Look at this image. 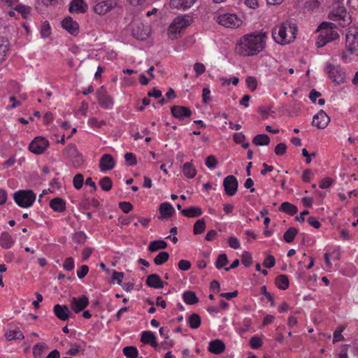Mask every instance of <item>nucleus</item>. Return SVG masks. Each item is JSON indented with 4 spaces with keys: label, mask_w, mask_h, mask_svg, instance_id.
<instances>
[{
    "label": "nucleus",
    "mask_w": 358,
    "mask_h": 358,
    "mask_svg": "<svg viewBox=\"0 0 358 358\" xmlns=\"http://www.w3.org/2000/svg\"><path fill=\"white\" fill-rule=\"evenodd\" d=\"M224 349V343L219 339L214 340L209 343L208 350L214 354H220Z\"/></svg>",
    "instance_id": "nucleus-28"
},
{
    "label": "nucleus",
    "mask_w": 358,
    "mask_h": 358,
    "mask_svg": "<svg viewBox=\"0 0 358 358\" xmlns=\"http://www.w3.org/2000/svg\"><path fill=\"white\" fill-rule=\"evenodd\" d=\"M169 257L167 252H161L155 257L154 262L157 265H162L169 259Z\"/></svg>",
    "instance_id": "nucleus-45"
},
{
    "label": "nucleus",
    "mask_w": 358,
    "mask_h": 358,
    "mask_svg": "<svg viewBox=\"0 0 358 358\" xmlns=\"http://www.w3.org/2000/svg\"><path fill=\"white\" fill-rule=\"evenodd\" d=\"M15 10L21 13L24 18H28L31 15V8L24 5H17Z\"/></svg>",
    "instance_id": "nucleus-47"
},
{
    "label": "nucleus",
    "mask_w": 358,
    "mask_h": 358,
    "mask_svg": "<svg viewBox=\"0 0 358 358\" xmlns=\"http://www.w3.org/2000/svg\"><path fill=\"white\" fill-rule=\"evenodd\" d=\"M123 353L128 358H136L138 352L137 348L134 346H127L123 348Z\"/></svg>",
    "instance_id": "nucleus-42"
},
{
    "label": "nucleus",
    "mask_w": 358,
    "mask_h": 358,
    "mask_svg": "<svg viewBox=\"0 0 358 358\" xmlns=\"http://www.w3.org/2000/svg\"><path fill=\"white\" fill-rule=\"evenodd\" d=\"M50 208L56 212H63L66 208L65 201L60 198H55L50 201Z\"/></svg>",
    "instance_id": "nucleus-32"
},
{
    "label": "nucleus",
    "mask_w": 358,
    "mask_h": 358,
    "mask_svg": "<svg viewBox=\"0 0 358 358\" xmlns=\"http://www.w3.org/2000/svg\"><path fill=\"white\" fill-rule=\"evenodd\" d=\"M329 17L338 25L345 27L351 23V17L343 6L339 3L334 4L329 14Z\"/></svg>",
    "instance_id": "nucleus-5"
},
{
    "label": "nucleus",
    "mask_w": 358,
    "mask_h": 358,
    "mask_svg": "<svg viewBox=\"0 0 358 358\" xmlns=\"http://www.w3.org/2000/svg\"><path fill=\"white\" fill-rule=\"evenodd\" d=\"M159 210L162 218H169L175 213L173 206L169 202L161 203Z\"/></svg>",
    "instance_id": "nucleus-24"
},
{
    "label": "nucleus",
    "mask_w": 358,
    "mask_h": 358,
    "mask_svg": "<svg viewBox=\"0 0 358 358\" xmlns=\"http://www.w3.org/2000/svg\"><path fill=\"white\" fill-rule=\"evenodd\" d=\"M87 124L92 128H100L105 124L104 121H99L96 117H92L89 118Z\"/></svg>",
    "instance_id": "nucleus-52"
},
{
    "label": "nucleus",
    "mask_w": 358,
    "mask_h": 358,
    "mask_svg": "<svg viewBox=\"0 0 358 358\" xmlns=\"http://www.w3.org/2000/svg\"><path fill=\"white\" fill-rule=\"evenodd\" d=\"M358 50L352 48L346 47L342 53L341 59L345 63L355 62Z\"/></svg>",
    "instance_id": "nucleus-25"
},
{
    "label": "nucleus",
    "mask_w": 358,
    "mask_h": 358,
    "mask_svg": "<svg viewBox=\"0 0 358 358\" xmlns=\"http://www.w3.org/2000/svg\"><path fill=\"white\" fill-rule=\"evenodd\" d=\"M141 341L144 344H150L155 348L157 345V340L155 334L150 331H143L141 334Z\"/></svg>",
    "instance_id": "nucleus-27"
},
{
    "label": "nucleus",
    "mask_w": 358,
    "mask_h": 358,
    "mask_svg": "<svg viewBox=\"0 0 358 358\" xmlns=\"http://www.w3.org/2000/svg\"><path fill=\"white\" fill-rule=\"evenodd\" d=\"M6 338L8 341L22 340L24 335L19 328L9 329L6 333Z\"/></svg>",
    "instance_id": "nucleus-30"
},
{
    "label": "nucleus",
    "mask_w": 358,
    "mask_h": 358,
    "mask_svg": "<svg viewBox=\"0 0 358 358\" xmlns=\"http://www.w3.org/2000/svg\"><path fill=\"white\" fill-rule=\"evenodd\" d=\"M286 150L287 145L283 143H278L275 148V153L278 156L283 155L286 152Z\"/></svg>",
    "instance_id": "nucleus-61"
},
{
    "label": "nucleus",
    "mask_w": 358,
    "mask_h": 358,
    "mask_svg": "<svg viewBox=\"0 0 358 358\" xmlns=\"http://www.w3.org/2000/svg\"><path fill=\"white\" fill-rule=\"evenodd\" d=\"M55 315L61 320H67L70 316V311L66 306L56 304L53 308Z\"/></svg>",
    "instance_id": "nucleus-21"
},
{
    "label": "nucleus",
    "mask_w": 358,
    "mask_h": 358,
    "mask_svg": "<svg viewBox=\"0 0 358 358\" xmlns=\"http://www.w3.org/2000/svg\"><path fill=\"white\" fill-rule=\"evenodd\" d=\"M46 348L47 345L44 343H38L36 344L35 345H34L32 349L34 356L36 358H39Z\"/></svg>",
    "instance_id": "nucleus-41"
},
{
    "label": "nucleus",
    "mask_w": 358,
    "mask_h": 358,
    "mask_svg": "<svg viewBox=\"0 0 358 358\" xmlns=\"http://www.w3.org/2000/svg\"><path fill=\"white\" fill-rule=\"evenodd\" d=\"M50 27L48 22H44L41 25V34L43 38H48L50 35Z\"/></svg>",
    "instance_id": "nucleus-55"
},
{
    "label": "nucleus",
    "mask_w": 358,
    "mask_h": 358,
    "mask_svg": "<svg viewBox=\"0 0 358 358\" xmlns=\"http://www.w3.org/2000/svg\"><path fill=\"white\" fill-rule=\"evenodd\" d=\"M88 304L89 299L85 295L79 297H73L70 301L71 308L76 313H78L83 310Z\"/></svg>",
    "instance_id": "nucleus-14"
},
{
    "label": "nucleus",
    "mask_w": 358,
    "mask_h": 358,
    "mask_svg": "<svg viewBox=\"0 0 358 358\" xmlns=\"http://www.w3.org/2000/svg\"><path fill=\"white\" fill-rule=\"evenodd\" d=\"M238 180L236 178L232 175L227 176L223 181L224 192L229 196H234L238 189Z\"/></svg>",
    "instance_id": "nucleus-12"
},
{
    "label": "nucleus",
    "mask_w": 358,
    "mask_h": 358,
    "mask_svg": "<svg viewBox=\"0 0 358 358\" xmlns=\"http://www.w3.org/2000/svg\"><path fill=\"white\" fill-rule=\"evenodd\" d=\"M99 185L102 190L103 191H109L113 186V182L109 177H103L99 181Z\"/></svg>",
    "instance_id": "nucleus-43"
},
{
    "label": "nucleus",
    "mask_w": 358,
    "mask_h": 358,
    "mask_svg": "<svg viewBox=\"0 0 358 358\" xmlns=\"http://www.w3.org/2000/svg\"><path fill=\"white\" fill-rule=\"evenodd\" d=\"M319 36L316 45L317 47H323L327 43L331 42L339 37V34L335 29V24L332 22H324L317 28Z\"/></svg>",
    "instance_id": "nucleus-3"
},
{
    "label": "nucleus",
    "mask_w": 358,
    "mask_h": 358,
    "mask_svg": "<svg viewBox=\"0 0 358 358\" xmlns=\"http://www.w3.org/2000/svg\"><path fill=\"white\" fill-rule=\"evenodd\" d=\"M146 284L150 287L160 289L164 287V285L167 283L162 281L157 274H151L147 277Z\"/></svg>",
    "instance_id": "nucleus-22"
},
{
    "label": "nucleus",
    "mask_w": 358,
    "mask_h": 358,
    "mask_svg": "<svg viewBox=\"0 0 358 358\" xmlns=\"http://www.w3.org/2000/svg\"><path fill=\"white\" fill-rule=\"evenodd\" d=\"M183 175L187 178H193L196 175V169L191 162H185L182 166Z\"/></svg>",
    "instance_id": "nucleus-29"
},
{
    "label": "nucleus",
    "mask_w": 358,
    "mask_h": 358,
    "mask_svg": "<svg viewBox=\"0 0 358 358\" xmlns=\"http://www.w3.org/2000/svg\"><path fill=\"white\" fill-rule=\"evenodd\" d=\"M75 263L73 257H67L63 263V268L67 271H71L74 269Z\"/></svg>",
    "instance_id": "nucleus-50"
},
{
    "label": "nucleus",
    "mask_w": 358,
    "mask_h": 358,
    "mask_svg": "<svg viewBox=\"0 0 358 358\" xmlns=\"http://www.w3.org/2000/svg\"><path fill=\"white\" fill-rule=\"evenodd\" d=\"M228 263V258H227V256L226 254L224 253H222V254H220L215 263V267L218 269H220L222 268L223 266H224L225 265H227Z\"/></svg>",
    "instance_id": "nucleus-46"
},
{
    "label": "nucleus",
    "mask_w": 358,
    "mask_h": 358,
    "mask_svg": "<svg viewBox=\"0 0 358 358\" xmlns=\"http://www.w3.org/2000/svg\"><path fill=\"white\" fill-rule=\"evenodd\" d=\"M124 278V273L122 272H117L113 271L112 273V280L113 282H117L118 285H121Z\"/></svg>",
    "instance_id": "nucleus-56"
},
{
    "label": "nucleus",
    "mask_w": 358,
    "mask_h": 358,
    "mask_svg": "<svg viewBox=\"0 0 358 358\" xmlns=\"http://www.w3.org/2000/svg\"><path fill=\"white\" fill-rule=\"evenodd\" d=\"M217 22L227 28H238L242 23V19L235 13H220L216 16Z\"/></svg>",
    "instance_id": "nucleus-7"
},
{
    "label": "nucleus",
    "mask_w": 358,
    "mask_h": 358,
    "mask_svg": "<svg viewBox=\"0 0 358 358\" xmlns=\"http://www.w3.org/2000/svg\"><path fill=\"white\" fill-rule=\"evenodd\" d=\"M0 245L3 248H9L13 245V241L10 235L7 232H3L0 237Z\"/></svg>",
    "instance_id": "nucleus-34"
},
{
    "label": "nucleus",
    "mask_w": 358,
    "mask_h": 358,
    "mask_svg": "<svg viewBox=\"0 0 358 358\" xmlns=\"http://www.w3.org/2000/svg\"><path fill=\"white\" fill-rule=\"evenodd\" d=\"M167 243L164 241L159 240L150 242L148 249L150 252H155L160 249H165Z\"/></svg>",
    "instance_id": "nucleus-39"
},
{
    "label": "nucleus",
    "mask_w": 358,
    "mask_h": 358,
    "mask_svg": "<svg viewBox=\"0 0 358 358\" xmlns=\"http://www.w3.org/2000/svg\"><path fill=\"white\" fill-rule=\"evenodd\" d=\"M124 159L127 165L134 166L136 164V158L134 154L132 152H127L124 155Z\"/></svg>",
    "instance_id": "nucleus-54"
},
{
    "label": "nucleus",
    "mask_w": 358,
    "mask_h": 358,
    "mask_svg": "<svg viewBox=\"0 0 358 358\" xmlns=\"http://www.w3.org/2000/svg\"><path fill=\"white\" fill-rule=\"evenodd\" d=\"M196 0H171L170 6L178 9H186L193 6Z\"/></svg>",
    "instance_id": "nucleus-26"
},
{
    "label": "nucleus",
    "mask_w": 358,
    "mask_h": 358,
    "mask_svg": "<svg viewBox=\"0 0 358 358\" xmlns=\"http://www.w3.org/2000/svg\"><path fill=\"white\" fill-rule=\"evenodd\" d=\"M275 259L274 257L272 255H268L263 262L264 266L268 268L273 267L275 266Z\"/></svg>",
    "instance_id": "nucleus-60"
},
{
    "label": "nucleus",
    "mask_w": 358,
    "mask_h": 358,
    "mask_svg": "<svg viewBox=\"0 0 358 358\" xmlns=\"http://www.w3.org/2000/svg\"><path fill=\"white\" fill-rule=\"evenodd\" d=\"M192 22V17L188 15H183L176 17L168 28V37L171 40H176L180 36L185 29Z\"/></svg>",
    "instance_id": "nucleus-4"
},
{
    "label": "nucleus",
    "mask_w": 358,
    "mask_h": 358,
    "mask_svg": "<svg viewBox=\"0 0 358 358\" xmlns=\"http://www.w3.org/2000/svg\"><path fill=\"white\" fill-rule=\"evenodd\" d=\"M171 113L173 117L180 121L189 117L192 115V111L189 108L181 106H173L171 108Z\"/></svg>",
    "instance_id": "nucleus-18"
},
{
    "label": "nucleus",
    "mask_w": 358,
    "mask_h": 358,
    "mask_svg": "<svg viewBox=\"0 0 358 358\" xmlns=\"http://www.w3.org/2000/svg\"><path fill=\"white\" fill-rule=\"evenodd\" d=\"M205 164L209 169L213 170L217 167L218 162L214 155H209L206 158Z\"/></svg>",
    "instance_id": "nucleus-48"
},
{
    "label": "nucleus",
    "mask_w": 358,
    "mask_h": 358,
    "mask_svg": "<svg viewBox=\"0 0 358 358\" xmlns=\"http://www.w3.org/2000/svg\"><path fill=\"white\" fill-rule=\"evenodd\" d=\"M89 272V268L86 265L80 266L77 270V276L78 278L82 279L86 276Z\"/></svg>",
    "instance_id": "nucleus-62"
},
{
    "label": "nucleus",
    "mask_w": 358,
    "mask_h": 358,
    "mask_svg": "<svg viewBox=\"0 0 358 358\" xmlns=\"http://www.w3.org/2000/svg\"><path fill=\"white\" fill-rule=\"evenodd\" d=\"M36 195L31 190H18L13 194L16 204L22 208L31 207L36 201Z\"/></svg>",
    "instance_id": "nucleus-6"
},
{
    "label": "nucleus",
    "mask_w": 358,
    "mask_h": 358,
    "mask_svg": "<svg viewBox=\"0 0 358 358\" xmlns=\"http://www.w3.org/2000/svg\"><path fill=\"white\" fill-rule=\"evenodd\" d=\"M193 69L196 73V76L199 77L206 71V66L202 63L196 62L193 66Z\"/></svg>",
    "instance_id": "nucleus-53"
},
{
    "label": "nucleus",
    "mask_w": 358,
    "mask_h": 358,
    "mask_svg": "<svg viewBox=\"0 0 358 358\" xmlns=\"http://www.w3.org/2000/svg\"><path fill=\"white\" fill-rule=\"evenodd\" d=\"M296 31V24L286 21L275 26L272 29L271 34L275 43L280 45H287L294 41Z\"/></svg>",
    "instance_id": "nucleus-2"
},
{
    "label": "nucleus",
    "mask_w": 358,
    "mask_h": 358,
    "mask_svg": "<svg viewBox=\"0 0 358 358\" xmlns=\"http://www.w3.org/2000/svg\"><path fill=\"white\" fill-rule=\"evenodd\" d=\"M96 94L98 101L102 108L105 109H110L113 108V100L107 94L103 87H100Z\"/></svg>",
    "instance_id": "nucleus-16"
},
{
    "label": "nucleus",
    "mask_w": 358,
    "mask_h": 358,
    "mask_svg": "<svg viewBox=\"0 0 358 358\" xmlns=\"http://www.w3.org/2000/svg\"><path fill=\"white\" fill-rule=\"evenodd\" d=\"M296 234L297 230L294 227H290L284 234V240L287 243H291L294 241Z\"/></svg>",
    "instance_id": "nucleus-44"
},
{
    "label": "nucleus",
    "mask_w": 358,
    "mask_h": 358,
    "mask_svg": "<svg viewBox=\"0 0 358 358\" xmlns=\"http://www.w3.org/2000/svg\"><path fill=\"white\" fill-rule=\"evenodd\" d=\"M276 286L282 290H285L289 287V280L287 275H280L275 279Z\"/></svg>",
    "instance_id": "nucleus-37"
},
{
    "label": "nucleus",
    "mask_w": 358,
    "mask_h": 358,
    "mask_svg": "<svg viewBox=\"0 0 358 358\" xmlns=\"http://www.w3.org/2000/svg\"><path fill=\"white\" fill-rule=\"evenodd\" d=\"M252 262V256L249 252H244L243 254L242 263L246 267L250 266Z\"/></svg>",
    "instance_id": "nucleus-64"
},
{
    "label": "nucleus",
    "mask_w": 358,
    "mask_h": 358,
    "mask_svg": "<svg viewBox=\"0 0 358 358\" xmlns=\"http://www.w3.org/2000/svg\"><path fill=\"white\" fill-rule=\"evenodd\" d=\"M330 122V117L323 110H320L313 116V125L318 129H324Z\"/></svg>",
    "instance_id": "nucleus-19"
},
{
    "label": "nucleus",
    "mask_w": 358,
    "mask_h": 358,
    "mask_svg": "<svg viewBox=\"0 0 358 358\" xmlns=\"http://www.w3.org/2000/svg\"><path fill=\"white\" fill-rule=\"evenodd\" d=\"M252 143L256 145H267L270 143V138L266 134H257L254 137Z\"/></svg>",
    "instance_id": "nucleus-36"
},
{
    "label": "nucleus",
    "mask_w": 358,
    "mask_h": 358,
    "mask_svg": "<svg viewBox=\"0 0 358 358\" xmlns=\"http://www.w3.org/2000/svg\"><path fill=\"white\" fill-rule=\"evenodd\" d=\"M252 348L258 349L262 345V339L258 336H252L250 341Z\"/></svg>",
    "instance_id": "nucleus-57"
},
{
    "label": "nucleus",
    "mask_w": 358,
    "mask_h": 358,
    "mask_svg": "<svg viewBox=\"0 0 358 358\" xmlns=\"http://www.w3.org/2000/svg\"><path fill=\"white\" fill-rule=\"evenodd\" d=\"M229 246L232 249H238L241 247L239 240L235 236H230L228 239Z\"/></svg>",
    "instance_id": "nucleus-58"
},
{
    "label": "nucleus",
    "mask_w": 358,
    "mask_h": 358,
    "mask_svg": "<svg viewBox=\"0 0 358 358\" xmlns=\"http://www.w3.org/2000/svg\"><path fill=\"white\" fill-rule=\"evenodd\" d=\"M88 8L84 0H73L69 6V11L76 13H84Z\"/></svg>",
    "instance_id": "nucleus-20"
},
{
    "label": "nucleus",
    "mask_w": 358,
    "mask_h": 358,
    "mask_svg": "<svg viewBox=\"0 0 358 358\" xmlns=\"http://www.w3.org/2000/svg\"><path fill=\"white\" fill-rule=\"evenodd\" d=\"M133 35L139 40H146L151 34V27L149 24L140 23L132 30Z\"/></svg>",
    "instance_id": "nucleus-13"
},
{
    "label": "nucleus",
    "mask_w": 358,
    "mask_h": 358,
    "mask_svg": "<svg viewBox=\"0 0 358 358\" xmlns=\"http://www.w3.org/2000/svg\"><path fill=\"white\" fill-rule=\"evenodd\" d=\"M10 48L9 41L5 37H0V62L6 59Z\"/></svg>",
    "instance_id": "nucleus-23"
},
{
    "label": "nucleus",
    "mask_w": 358,
    "mask_h": 358,
    "mask_svg": "<svg viewBox=\"0 0 358 358\" xmlns=\"http://www.w3.org/2000/svg\"><path fill=\"white\" fill-rule=\"evenodd\" d=\"M62 27L72 36H76L79 34V25L71 17H66L62 21Z\"/></svg>",
    "instance_id": "nucleus-17"
},
{
    "label": "nucleus",
    "mask_w": 358,
    "mask_h": 358,
    "mask_svg": "<svg viewBox=\"0 0 358 358\" xmlns=\"http://www.w3.org/2000/svg\"><path fill=\"white\" fill-rule=\"evenodd\" d=\"M84 177L81 173H77L73 179V187L76 189H80L83 185Z\"/></svg>",
    "instance_id": "nucleus-49"
},
{
    "label": "nucleus",
    "mask_w": 358,
    "mask_h": 358,
    "mask_svg": "<svg viewBox=\"0 0 358 358\" xmlns=\"http://www.w3.org/2000/svg\"><path fill=\"white\" fill-rule=\"evenodd\" d=\"M247 87L252 91H255L257 87V79L253 76H249L246 78Z\"/></svg>",
    "instance_id": "nucleus-51"
},
{
    "label": "nucleus",
    "mask_w": 358,
    "mask_h": 358,
    "mask_svg": "<svg viewBox=\"0 0 358 358\" xmlns=\"http://www.w3.org/2000/svg\"><path fill=\"white\" fill-rule=\"evenodd\" d=\"M182 213L187 217H196L202 215L203 212L201 208L192 206L182 210Z\"/></svg>",
    "instance_id": "nucleus-31"
},
{
    "label": "nucleus",
    "mask_w": 358,
    "mask_h": 358,
    "mask_svg": "<svg viewBox=\"0 0 358 358\" xmlns=\"http://www.w3.org/2000/svg\"><path fill=\"white\" fill-rule=\"evenodd\" d=\"M206 229V221L204 219L198 220L194 224L193 233L196 235L202 234Z\"/></svg>",
    "instance_id": "nucleus-40"
},
{
    "label": "nucleus",
    "mask_w": 358,
    "mask_h": 358,
    "mask_svg": "<svg viewBox=\"0 0 358 358\" xmlns=\"http://www.w3.org/2000/svg\"><path fill=\"white\" fill-rule=\"evenodd\" d=\"M115 164L116 162L111 155L104 154L100 158L99 166L100 171L105 173L114 169Z\"/></svg>",
    "instance_id": "nucleus-15"
},
{
    "label": "nucleus",
    "mask_w": 358,
    "mask_h": 358,
    "mask_svg": "<svg viewBox=\"0 0 358 358\" xmlns=\"http://www.w3.org/2000/svg\"><path fill=\"white\" fill-rule=\"evenodd\" d=\"M280 209L282 212H285L290 215H295L298 211V208L296 206L292 204L289 202H287V201L283 202L280 205Z\"/></svg>",
    "instance_id": "nucleus-35"
},
{
    "label": "nucleus",
    "mask_w": 358,
    "mask_h": 358,
    "mask_svg": "<svg viewBox=\"0 0 358 358\" xmlns=\"http://www.w3.org/2000/svg\"><path fill=\"white\" fill-rule=\"evenodd\" d=\"M119 208L124 213H128L133 209V206L131 203L122 201L119 203Z\"/></svg>",
    "instance_id": "nucleus-63"
},
{
    "label": "nucleus",
    "mask_w": 358,
    "mask_h": 358,
    "mask_svg": "<svg viewBox=\"0 0 358 358\" xmlns=\"http://www.w3.org/2000/svg\"><path fill=\"white\" fill-rule=\"evenodd\" d=\"M117 2L115 0H100L94 3V11L99 15H103L115 8Z\"/></svg>",
    "instance_id": "nucleus-10"
},
{
    "label": "nucleus",
    "mask_w": 358,
    "mask_h": 358,
    "mask_svg": "<svg viewBox=\"0 0 358 358\" xmlns=\"http://www.w3.org/2000/svg\"><path fill=\"white\" fill-rule=\"evenodd\" d=\"M182 299L184 302L188 305H194L199 301L195 293L192 291H186L182 294Z\"/></svg>",
    "instance_id": "nucleus-33"
},
{
    "label": "nucleus",
    "mask_w": 358,
    "mask_h": 358,
    "mask_svg": "<svg viewBox=\"0 0 358 358\" xmlns=\"http://www.w3.org/2000/svg\"><path fill=\"white\" fill-rule=\"evenodd\" d=\"M188 324L192 329H198L201 325V318L197 314H192L187 319Z\"/></svg>",
    "instance_id": "nucleus-38"
},
{
    "label": "nucleus",
    "mask_w": 358,
    "mask_h": 358,
    "mask_svg": "<svg viewBox=\"0 0 358 358\" xmlns=\"http://www.w3.org/2000/svg\"><path fill=\"white\" fill-rule=\"evenodd\" d=\"M268 34L254 31L243 36L236 45V52L244 57H251L262 52L266 47Z\"/></svg>",
    "instance_id": "nucleus-1"
},
{
    "label": "nucleus",
    "mask_w": 358,
    "mask_h": 358,
    "mask_svg": "<svg viewBox=\"0 0 358 358\" xmlns=\"http://www.w3.org/2000/svg\"><path fill=\"white\" fill-rule=\"evenodd\" d=\"M345 47L358 50V26L352 25L348 28L345 36Z\"/></svg>",
    "instance_id": "nucleus-11"
},
{
    "label": "nucleus",
    "mask_w": 358,
    "mask_h": 358,
    "mask_svg": "<svg viewBox=\"0 0 358 358\" xmlns=\"http://www.w3.org/2000/svg\"><path fill=\"white\" fill-rule=\"evenodd\" d=\"M324 71L328 78L336 85H341L345 82V71L340 66H334L330 63H327Z\"/></svg>",
    "instance_id": "nucleus-8"
},
{
    "label": "nucleus",
    "mask_w": 358,
    "mask_h": 358,
    "mask_svg": "<svg viewBox=\"0 0 358 358\" xmlns=\"http://www.w3.org/2000/svg\"><path fill=\"white\" fill-rule=\"evenodd\" d=\"M88 110V104L85 101L81 102L78 109L77 110V114L81 116H86Z\"/></svg>",
    "instance_id": "nucleus-59"
},
{
    "label": "nucleus",
    "mask_w": 358,
    "mask_h": 358,
    "mask_svg": "<svg viewBox=\"0 0 358 358\" xmlns=\"http://www.w3.org/2000/svg\"><path fill=\"white\" fill-rule=\"evenodd\" d=\"M49 146V142L43 136H36L29 143V150L32 153L40 155L43 153Z\"/></svg>",
    "instance_id": "nucleus-9"
}]
</instances>
